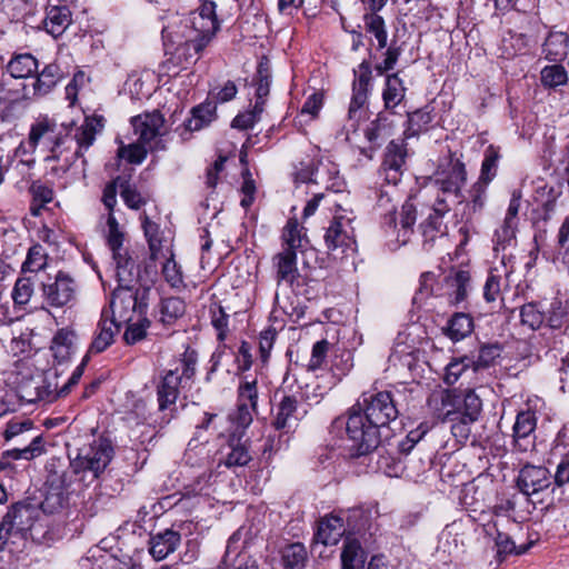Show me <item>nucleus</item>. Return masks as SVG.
<instances>
[{
  "label": "nucleus",
  "mask_w": 569,
  "mask_h": 569,
  "mask_svg": "<svg viewBox=\"0 0 569 569\" xmlns=\"http://www.w3.org/2000/svg\"><path fill=\"white\" fill-rule=\"evenodd\" d=\"M186 310L184 301L178 297L163 299L160 308L161 322L169 325L180 318Z\"/></svg>",
  "instance_id": "45"
},
{
  "label": "nucleus",
  "mask_w": 569,
  "mask_h": 569,
  "mask_svg": "<svg viewBox=\"0 0 569 569\" xmlns=\"http://www.w3.org/2000/svg\"><path fill=\"white\" fill-rule=\"evenodd\" d=\"M71 23V12L67 7H51L47 9L43 19L44 30L57 38L61 36Z\"/></svg>",
  "instance_id": "26"
},
{
  "label": "nucleus",
  "mask_w": 569,
  "mask_h": 569,
  "mask_svg": "<svg viewBox=\"0 0 569 569\" xmlns=\"http://www.w3.org/2000/svg\"><path fill=\"white\" fill-rule=\"evenodd\" d=\"M7 69L13 78H28L38 69V61L30 53H21L9 61Z\"/></svg>",
  "instance_id": "34"
},
{
  "label": "nucleus",
  "mask_w": 569,
  "mask_h": 569,
  "mask_svg": "<svg viewBox=\"0 0 569 569\" xmlns=\"http://www.w3.org/2000/svg\"><path fill=\"white\" fill-rule=\"evenodd\" d=\"M198 362V356L194 350L187 349L182 358L179 360V363L176 368H179L180 376L183 380V382L189 381L194 372H196V366Z\"/></svg>",
  "instance_id": "57"
},
{
  "label": "nucleus",
  "mask_w": 569,
  "mask_h": 569,
  "mask_svg": "<svg viewBox=\"0 0 569 569\" xmlns=\"http://www.w3.org/2000/svg\"><path fill=\"white\" fill-rule=\"evenodd\" d=\"M471 360L462 358L460 360H453L446 367V373L443 380L447 385H455L466 369L470 366Z\"/></svg>",
  "instance_id": "62"
},
{
  "label": "nucleus",
  "mask_w": 569,
  "mask_h": 569,
  "mask_svg": "<svg viewBox=\"0 0 569 569\" xmlns=\"http://www.w3.org/2000/svg\"><path fill=\"white\" fill-rule=\"evenodd\" d=\"M392 193L389 190H381L377 206L385 212L386 223L397 229V220L395 217V204L392 203Z\"/></svg>",
  "instance_id": "61"
},
{
  "label": "nucleus",
  "mask_w": 569,
  "mask_h": 569,
  "mask_svg": "<svg viewBox=\"0 0 569 569\" xmlns=\"http://www.w3.org/2000/svg\"><path fill=\"white\" fill-rule=\"evenodd\" d=\"M119 325L114 320H109L107 311L102 312L98 323V330L89 348V353H100L113 342L114 335L119 331Z\"/></svg>",
  "instance_id": "24"
},
{
  "label": "nucleus",
  "mask_w": 569,
  "mask_h": 569,
  "mask_svg": "<svg viewBox=\"0 0 569 569\" xmlns=\"http://www.w3.org/2000/svg\"><path fill=\"white\" fill-rule=\"evenodd\" d=\"M210 319L211 325L217 331V338L219 341H224L229 333V318L230 316L227 313L224 307H222L219 302H213L210 305Z\"/></svg>",
  "instance_id": "42"
},
{
  "label": "nucleus",
  "mask_w": 569,
  "mask_h": 569,
  "mask_svg": "<svg viewBox=\"0 0 569 569\" xmlns=\"http://www.w3.org/2000/svg\"><path fill=\"white\" fill-rule=\"evenodd\" d=\"M307 558L306 547L300 542L288 545L282 550V563L287 569H302Z\"/></svg>",
  "instance_id": "39"
},
{
  "label": "nucleus",
  "mask_w": 569,
  "mask_h": 569,
  "mask_svg": "<svg viewBox=\"0 0 569 569\" xmlns=\"http://www.w3.org/2000/svg\"><path fill=\"white\" fill-rule=\"evenodd\" d=\"M258 395L257 378L246 376L238 387V403H247L250 408L257 410Z\"/></svg>",
  "instance_id": "44"
},
{
  "label": "nucleus",
  "mask_w": 569,
  "mask_h": 569,
  "mask_svg": "<svg viewBox=\"0 0 569 569\" xmlns=\"http://www.w3.org/2000/svg\"><path fill=\"white\" fill-rule=\"evenodd\" d=\"M76 333L68 328L59 329L52 338L51 351L58 363L66 362L74 351Z\"/></svg>",
  "instance_id": "23"
},
{
  "label": "nucleus",
  "mask_w": 569,
  "mask_h": 569,
  "mask_svg": "<svg viewBox=\"0 0 569 569\" xmlns=\"http://www.w3.org/2000/svg\"><path fill=\"white\" fill-rule=\"evenodd\" d=\"M391 122L388 121V118L383 114H379L378 118L370 123V126L366 129V138L370 142H377L380 139H385L391 134Z\"/></svg>",
  "instance_id": "52"
},
{
  "label": "nucleus",
  "mask_w": 569,
  "mask_h": 569,
  "mask_svg": "<svg viewBox=\"0 0 569 569\" xmlns=\"http://www.w3.org/2000/svg\"><path fill=\"white\" fill-rule=\"evenodd\" d=\"M482 402L478 395L473 390H467L462 399L461 411H458V416L466 417V421H476L481 412Z\"/></svg>",
  "instance_id": "49"
},
{
  "label": "nucleus",
  "mask_w": 569,
  "mask_h": 569,
  "mask_svg": "<svg viewBox=\"0 0 569 569\" xmlns=\"http://www.w3.org/2000/svg\"><path fill=\"white\" fill-rule=\"evenodd\" d=\"M34 521V509L29 505L17 503L9 508L0 522V545L14 543L12 539H26Z\"/></svg>",
  "instance_id": "5"
},
{
  "label": "nucleus",
  "mask_w": 569,
  "mask_h": 569,
  "mask_svg": "<svg viewBox=\"0 0 569 569\" xmlns=\"http://www.w3.org/2000/svg\"><path fill=\"white\" fill-rule=\"evenodd\" d=\"M120 196L128 208L138 210L147 203V199L128 181L120 183Z\"/></svg>",
  "instance_id": "54"
},
{
  "label": "nucleus",
  "mask_w": 569,
  "mask_h": 569,
  "mask_svg": "<svg viewBox=\"0 0 569 569\" xmlns=\"http://www.w3.org/2000/svg\"><path fill=\"white\" fill-rule=\"evenodd\" d=\"M113 457V448L107 439L94 440L90 446L79 449L71 459V472L80 483L89 486L104 471Z\"/></svg>",
  "instance_id": "4"
},
{
  "label": "nucleus",
  "mask_w": 569,
  "mask_h": 569,
  "mask_svg": "<svg viewBox=\"0 0 569 569\" xmlns=\"http://www.w3.org/2000/svg\"><path fill=\"white\" fill-rule=\"evenodd\" d=\"M177 14L186 16L183 28L181 30H170V27L163 29L168 32L173 42L177 43V52L184 54L187 59H192L199 54L212 40L220 29V22L216 14V3L213 1H202L194 10H187L183 4H178Z\"/></svg>",
  "instance_id": "2"
},
{
  "label": "nucleus",
  "mask_w": 569,
  "mask_h": 569,
  "mask_svg": "<svg viewBox=\"0 0 569 569\" xmlns=\"http://www.w3.org/2000/svg\"><path fill=\"white\" fill-rule=\"evenodd\" d=\"M533 413L530 411L520 412L513 426L515 446L519 451L533 450Z\"/></svg>",
  "instance_id": "20"
},
{
  "label": "nucleus",
  "mask_w": 569,
  "mask_h": 569,
  "mask_svg": "<svg viewBox=\"0 0 569 569\" xmlns=\"http://www.w3.org/2000/svg\"><path fill=\"white\" fill-rule=\"evenodd\" d=\"M401 50L398 47L390 46L383 53V60L375 64V70L379 76H382L392 70L400 57Z\"/></svg>",
  "instance_id": "63"
},
{
  "label": "nucleus",
  "mask_w": 569,
  "mask_h": 569,
  "mask_svg": "<svg viewBox=\"0 0 569 569\" xmlns=\"http://www.w3.org/2000/svg\"><path fill=\"white\" fill-rule=\"evenodd\" d=\"M96 140V128L92 121H86L81 127H79L74 134V141L77 148L73 152L74 158H80L83 156V151L88 150L89 147L93 144Z\"/></svg>",
  "instance_id": "43"
},
{
  "label": "nucleus",
  "mask_w": 569,
  "mask_h": 569,
  "mask_svg": "<svg viewBox=\"0 0 569 569\" xmlns=\"http://www.w3.org/2000/svg\"><path fill=\"white\" fill-rule=\"evenodd\" d=\"M327 249L332 253H345L353 250L355 239L350 220L343 217H336L325 233Z\"/></svg>",
  "instance_id": "11"
},
{
  "label": "nucleus",
  "mask_w": 569,
  "mask_h": 569,
  "mask_svg": "<svg viewBox=\"0 0 569 569\" xmlns=\"http://www.w3.org/2000/svg\"><path fill=\"white\" fill-rule=\"evenodd\" d=\"M559 196V192H556L553 187L548 188L547 191V184L540 186L538 184V181H536V202L540 200V198L547 197L546 200L542 201V208H543V220H548L550 218V214L555 211L556 207V200Z\"/></svg>",
  "instance_id": "55"
},
{
  "label": "nucleus",
  "mask_w": 569,
  "mask_h": 569,
  "mask_svg": "<svg viewBox=\"0 0 569 569\" xmlns=\"http://www.w3.org/2000/svg\"><path fill=\"white\" fill-rule=\"evenodd\" d=\"M278 286L284 283L291 288L300 283V273L297 267V253L280 251L272 258Z\"/></svg>",
  "instance_id": "15"
},
{
  "label": "nucleus",
  "mask_w": 569,
  "mask_h": 569,
  "mask_svg": "<svg viewBox=\"0 0 569 569\" xmlns=\"http://www.w3.org/2000/svg\"><path fill=\"white\" fill-rule=\"evenodd\" d=\"M134 134L141 143H150L164 133V119L159 111L146 112L131 119Z\"/></svg>",
  "instance_id": "13"
},
{
  "label": "nucleus",
  "mask_w": 569,
  "mask_h": 569,
  "mask_svg": "<svg viewBox=\"0 0 569 569\" xmlns=\"http://www.w3.org/2000/svg\"><path fill=\"white\" fill-rule=\"evenodd\" d=\"M182 383L183 380L180 376L179 368L170 369L164 372L157 386L159 409L161 411L176 405Z\"/></svg>",
  "instance_id": "16"
},
{
  "label": "nucleus",
  "mask_w": 569,
  "mask_h": 569,
  "mask_svg": "<svg viewBox=\"0 0 569 569\" xmlns=\"http://www.w3.org/2000/svg\"><path fill=\"white\" fill-rule=\"evenodd\" d=\"M43 301L52 308L71 307L77 300L78 287L74 279L64 271H58L53 279L42 283Z\"/></svg>",
  "instance_id": "8"
},
{
  "label": "nucleus",
  "mask_w": 569,
  "mask_h": 569,
  "mask_svg": "<svg viewBox=\"0 0 569 569\" xmlns=\"http://www.w3.org/2000/svg\"><path fill=\"white\" fill-rule=\"evenodd\" d=\"M30 192L33 197V202L38 204L37 209L34 207L31 208V213L38 216L40 208L52 201L53 191L48 186L36 181L30 186Z\"/></svg>",
  "instance_id": "56"
},
{
  "label": "nucleus",
  "mask_w": 569,
  "mask_h": 569,
  "mask_svg": "<svg viewBox=\"0 0 569 569\" xmlns=\"http://www.w3.org/2000/svg\"><path fill=\"white\" fill-rule=\"evenodd\" d=\"M263 112V109H261L260 104H254L253 109L243 113H239L233 120H232V128L246 130L249 128H252L256 122L259 121L261 113Z\"/></svg>",
  "instance_id": "60"
},
{
  "label": "nucleus",
  "mask_w": 569,
  "mask_h": 569,
  "mask_svg": "<svg viewBox=\"0 0 569 569\" xmlns=\"http://www.w3.org/2000/svg\"><path fill=\"white\" fill-rule=\"evenodd\" d=\"M406 88L398 73L388 74L386 87L382 92V99L387 109L397 107L405 98Z\"/></svg>",
  "instance_id": "33"
},
{
  "label": "nucleus",
  "mask_w": 569,
  "mask_h": 569,
  "mask_svg": "<svg viewBox=\"0 0 569 569\" xmlns=\"http://www.w3.org/2000/svg\"><path fill=\"white\" fill-rule=\"evenodd\" d=\"M540 73L541 82L547 88L563 86L568 81L567 71L561 64L547 66Z\"/></svg>",
  "instance_id": "50"
},
{
  "label": "nucleus",
  "mask_w": 569,
  "mask_h": 569,
  "mask_svg": "<svg viewBox=\"0 0 569 569\" xmlns=\"http://www.w3.org/2000/svg\"><path fill=\"white\" fill-rule=\"evenodd\" d=\"M298 400L295 396H283L277 406L272 426L277 430H290L298 421Z\"/></svg>",
  "instance_id": "22"
},
{
  "label": "nucleus",
  "mask_w": 569,
  "mask_h": 569,
  "mask_svg": "<svg viewBox=\"0 0 569 569\" xmlns=\"http://www.w3.org/2000/svg\"><path fill=\"white\" fill-rule=\"evenodd\" d=\"M86 361L83 360L72 372L69 380L61 387L58 388L57 385L52 388L51 382L43 380V385L40 387H37L38 395L37 399L39 400H47V401H53L54 399L59 397L67 396L71 388L76 386L79 380L81 379L84 370Z\"/></svg>",
  "instance_id": "21"
},
{
  "label": "nucleus",
  "mask_w": 569,
  "mask_h": 569,
  "mask_svg": "<svg viewBox=\"0 0 569 569\" xmlns=\"http://www.w3.org/2000/svg\"><path fill=\"white\" fill-rule=\"evenodd\" d=\"M116 278L118 286L111 296V318L109 320H114V323L120 327L122 322H130L136 317L146 315L144 296L148 288L142 283L143 277L140 268L116 271Z\"/></svg>",
  "instance_id": "3"
},
{
  "label": "nucleus",
  "mask_w": 569,
  "mask_h": 569,
  "mask_svg": "<svg viewBox=\"0 0 569 569\" xmlns=\"http://www.w3.org/2000/svg\"><path fill=\"white\" fill-rule=\"evenodd\" d=\"M217 118V107L214 102L206 101L191 109V117L186 122V129L189 131H199L209 126Z\"/></svg>",
  "instance_id": "27"
},
{
  "label": "nucleus",
  "mask_w": 569,
  "mask_h": 569,
  "mask_svg": "<svg viewBox=\"0 0 569 569\" xmlns=\"http://www.w3.org/2000/svg\"><path fill=\"white\" fill-rule=\"evenodd\" d=\"M50 486L57 490V495H70L80 491L84 486L79 482L77 477L71 472V465L69 469L61 475L52 473L48 478Z\"/></svg>",
  "instance_id": "32"
},
{
  "label": "nucleus",
  "mask_w": 569,
  "mask_h": 569,
  "mask_svg": "<svg viewBox=\"0 0 569 569\" xmlns=\"http://www.w3.org/2000/svg\"><path fill=\"white\" fill-rule=\"evenodd\" d=\"M520 207V198L513 193L510 200L503 224L496 230L497 243L502 244L509 241L515 234L516 217Z\"/></svg>",
  "instance_id": "31"
},
{
  "label": "nucleus",
  "mask_w": 569,
  "mask_h": 569,
  "mask_svg": "<svg viewBox=\"0 0 569 569\" xmlns=\"http://www.w3.org/2000/svg\"><path fill=\"white\" fill-rule=\"evenodd\" d=\"M256 412L257 410L250 408L247 403H238L237 411L231 416V423L234 426L232 432L239 436V440L244 436V430L251 425Z\"/></svg>",
  "instance_id": "46"
},
{
  "label": "nucleus",
  "mask_w": 569,
  "mask_h": 569,
  "mask_svg": "<svg viewBox=\"0 0 569 569\" xmlns=\"http://www.w3.org/2000/svg\"><path fill=\"white\" fill-rule=\"evenodd\" d=\"M399 216L400 228L398 230L397 239L401 244H405L408 242L410 236L412 234L413 226L417 220V209L415 204L409 201L405 202L401 207Z\"/></svg>",
  "instance_id": "36"
},
{
  "label": "nucleus",
  "mask_w": 569,
  "mask_h": 569,
  "mask_svg": "<svg viewBox=\"0 0 569 569\" xmlns=\"http://www.w3.org/2000/svg\"><path fill=\"white\" fill-rule=\"evenodd\" d=\"M499 158L500 154L497 148L489 146L486 149L480 173V180L483 181L485 184L489 183L496 177Z\"/></svg>",
  "instance_id": "51"
},
{
  "label": "nucleus",
  "mask_w": 569,
  "mask_h": 569,
  "mask_svg": "<svg viewBox=\"0 0 569 569\" xmlns=\"http://www.w3.org/2000/svg\"><path fill=\"white\" fill-rule=\"evenodd\" d=\"M124 323L127 325V329L123 338L129 345H134L142 340L146 337L148 327L150 326V321L144 317V315H140L136 317L134 320Z\"/></svg>",
  "instance_id": "48"
},
{
  "label": "nucleus",
  "mask_w": 569,
  "mask_h": 569,
  "mask_svg": "<svg viewBox=\"0 0 569 569\" xmlns=\"http://www.w3.org/2000/svg\"><path fill=\"white\" fill-rule=\"evenodd\" d=\"M380 10H366L363 23L366 31L371 33L378 42V49H385L388 44V31L385 19L378 14Z\"/></svg>",
  "instance_id": "28"
},
{
  "label": "nucleus",
  "mask_w": 569,
  "mask_h": 569,
  "mask_svg": "<svg viewBox=\"0 0 569 569\" xmlns=\"http://www.w3.org/2000/svg\"><path fill=\"white\" fill-rule=\"evenodd\" d=\"M107 244L112 252L116 271L129 268H139L134 251L123 246L124 232L112 212H108L106 227L103 229Z\"/></svg>",
  "instance_id": "7"
},
{
  "label": "nucleus",
  "mask_w": 569,
  "mask_h": 569,
  "mask_svg": "<svg viewBox=\"0 0 569 569\" xmlns=\"http://www.w3.org/2000/svg\"><path fill=\"white\" fill-rule=\"evenodd\" d=\"M277 338V330L274 328H268L261 331L259 336V353L260 359L263 363L269 360L270 352Z\"/></svg>",
  "instance_id": "64"
},
{
  "label": "nucleus",
  "mask_w": 569,
  "mask_h": 569,
  "mask_svg": "<svg viewBox=\"0 0 569 569\" xmlns=\"http://www.w3.org/2000/svg\"><path fill=\"white\" fill-rule=\"evenodd\" d=\"M146 143H130L128 146H121L118 154L120 158L127 159L130 163L139 164L147 157Z\"/></svg>",
  "instance_id": "58"
},
{
  "label": "nucleus",
  "mask_w": 569,
  "mask_h": 569,
  "mask_svg": "<svg viewBox=\"0 0 569 569\" xmlns=\"http://www.w3.org/2000/svg\"><path fill=\"white\" fill-rule=\"evenodd\" d=\"M57 131V124L53 120L44 117L37 120L30 129L28 137L29 147L34 150L41 140H44L50 146L53 159H60L61 151L60 144L64 143Z\"/></svg>",
  "instance_id": "12"
},
{
  "label": "nucleus",
  "mask_w": 569,
  "mask_h": 569,
  "mask_svg": "<svg viewBox=\"0 0 569 569\" xmlns=\"http://www.w3.org/2000/svg\"><path fill=\"white\" fill-rule=\"evenodd\" d=\"M342 569H362L363 550L357 540H348L341 553Z\"/></svg>",
  "instance_id": "41"
},
{
  "label": "nucleus",
  "mask_w": 569,
  "mask_h": 569,
  "mask_svg": "<svg viewBox=\"0 0 569 569\" xmlns=\"http://www.w3.org/2000/svg\"><path fill=\"white\" fill-rule=\"evenodd\" d=\"M407 158V149L403 140H392L386 148L385 159L380 174L383 180L392 187H396L402 177L403 167Z\"/></svg>",
  "instance_id": "10"
},
{
  "label": "nucleus",
  "mask_w": 569,
  "mask_h": 569,
  "mask_svg": "<svg viewBox=\"0 0 569 569\" xmlns=\"http://www.w3.org/2000/svg\"><path fill=\"white\" fill-rule=\"evenodd\" d=\"M467 172L465 163L450 156L443 159L433 176V182L438 191L443 196L461 197V189L466 184Z\"/></svg>",
  "instance_id": "6"
},
{
  "label": "nucleus",
  "mask_w": 569,
  "mask_h": 569,
  "mask_svg": "<svg viewBox=\"0 0 569 569\" xmlns=\"http://www.w3.org/2000/svg\"><path fill=\"white\" fill-rule=\"evenodd\" d=\"M34 292V277H20L17 279L13 290H12V299L16 305L24 306L27 305L32 295Z\"/></svg>",
  "instance_id": "47"
},
{
  "label": "nucleus",
  "mask_w": 569,
  "mask_h": 569,
  "mask_svg": "<svg viewBox=\"0 0 569 569\" xmlns=\"http://www.w3.org/2000/svg\"><path fill=\"white\" fill-rule=\"evenodd\" d=\"M568 43L569 39L565 33H549L542 44L541 53L549 61L560 60L567 53Z\"/></svg>",
  "instance_id": "30"
},
{
  "label": "nucleus",
  "mask_w": 569,
  "mask_h": 569,
  "mask_svg": "<svg viewBox=\"0 0 569 569\" xmlns=\"http://www.w3.org/2000/svg\"><path fill=\"white\" fill-rule=\"evenodd\" d=\"M141 221L144 237L149 246L150 259L156 260L161 250L160 227L158 223L151 221L146 213L141 216Z\"/></svg>",
  "instance_id": "40"
},
{
  "label": "nucleus",
  "mask_w": 569,
  "mask_h": 569,
  "mask_svg": "<svg viewBox=\"0 0 569 569\" xmlns=\"http://www.w3.org/2000/svg\"><path fill=\"white\" fill-rule=\"evenodd\" d=\"M345 532L343 520L340 517H325L319 521L315 540L325 546L337 545Z\"/></svg>",
  "instance_id": "19"
},
{
  "label": "nucleus",
  "mask_w": 569,
  "mask_h": 569,
  "mask_svg": "<svg viewBox=\"0 0 569 569\" xmlns=\"http://www.w3.org/2000/svg\"><path fill=\"white\" fill-rule=\"evenodd\" d=\"M459 400L460 397L451 390H437L429 396L428 407L438 419L453 421L458 417Z\"/></svg>",
  "instance_id": "14"
},
{
  "label": "nucleus",
  "mask_w": 569,
  "mask_h": 569,
  "mask_svg": "<svg viewBox=\"0 0 569 569\" xmlns=\"http://www.w3.org/2000/svg\"><path fill=\"white\" fill-rule=\"evenodd\" d=\"M162 276L171 288L180 289L184 287L181 267L173 259L172 254L170 258L166 260V262L162 266Z\"/></svg>",
  "instance_id": "53"
},
{
  "label": "nucleus",
  "mask_w": 569,
  "mask_h": 569,
  "mask_svg": "<svg viewBox=\"0 0 569 569\" xmlns=\"http://www.w3.org/2000/svg\"><path fill=\"white\" fill-rule=\"evenodd\" d=\"M230 451L226 457V466L228 467H242L250 460L251 456L246 447V443L239 440L236 432H231L229 439Z\"/></svg>",
  "instance_id": "37"
},
{
  "label": "nucleus",
  "mask_w": 569,
  "mask_h": 569,
  "mask_svg": "<svg viewBox=\"0 0 569 569\" xmlns=\"http://www.w3.org/2000/svg\"><path fill=\"white\" fill-rule=\"evenodd\" d=\"M473 330V321L469 315L455 313L448 322L446 335L453 341H460Z\"/></svg>",
  "instance_id": "35"
},
{
  "label": "nucleus",
  "mask_w": 569,
  "mask_h": 569,
  "mask_svg": "<svg viewBox=\"0 0 569 569\" xmlns=\"http://www.w3.org/2000/svg\"><path fill=\"white\" fill-rule=\"evenodd\" d=\"M46 267V256L40 246L29 249L26 261L22 264V271L38 272Z\"/></svg>",
  "instance_id": "59"
},
{
  "label": "nucleus",
  "mask_w": 569,
  "mask_h": 569,
  "mask_svg": "<svg viewBox=\"0 0 569 569\" xmlns=\"http://www.w3.org/2000/svg\"><path fill=\"white\" fill-rule=\"evenodd\" d=\"M282 250L297 253L308 242L297 219H289L282 230Z\"/></svg>",
  "instance_id": "29"
},
{
  "label": "nucleus",
  "mask_w": 569,
  "mask_h": 569,
  "mask_svg": "<svg viewBox=\"0 0 569 569\" xmlns=\"http://www.w3.org/2000/svg\"><path fill=\"white\" fill-rule=\"evenodd\" d=\"M64 78V72L56 62L47 64L33 82L34 94L46 96Z\"/></svg>",
  "instance_id": "25"
},
{
  "label": "nucleus",
  "mask_w": 569,
  "mask_h": 569,
  "mask_svg": "<svg viewBox=\"0 0 569 569\" xmlns=\"http://www.w3.org/2000/svg\"><path fill=\"white\" fill-rule=\"evenodd\" d=\"M352 96L349 104L348 116L350 120H359L367 106L371 81L372 66L369 60H363L357 69H353Z\"/></svg>",
  "instance_id": "9"
},
{
  "label": "nucleus",
  "mask_w": 569,
  "mask_h": 569,
  "mask_svg": "<svg viewBox=\"0 0 569 569\" xmlns=\"http://www.w3.org/2000/svg\"><path fill=\"white\" fill-rule=\"evenodd\" d=\"M448 283L453 288L450 295L451 302L458 305L466 300L470 289V273L467 270H459L452 277H448Z\"/></svg>",
  "instance_id": "38"
},
{
  "label": "nucleus",
  "mask_w": 569,
  "mask_h": 569,
  "mask_svg": "<svg viewBox=\"0 0 569 569\" xmlns=\"http://www.w3.org/2000/svg\"><path fill=\"white\" fill-rule=\"evenodd\" d=\"M181 542V535L172 529L151 536L149 552L153 559L160 561L174 552Z\"/></svg>",
  "instance_id": "18"
},
{
  "label": "nucleus",
  "mask_w": 569,
  "mask_h": 569,
  "mask_svg": "<svg viewBox=\"0 0 569 569\" xmlns=\"http://www.w3.org/2000/svg\"><path fill=\"white\" fill-rule=\"evenodd\" d=\"M449 210L450 206L447 200L438 194L432 206L431 213L421 223V230L426 241H433L437 237H443L446 234L447 227L443 222V217Z\"/></svg>",
  "instance_id": "17"
},
{
  "label": "nucleus",
  "mask_w": 569,
  "mask_h": 569,
  "mask_svg": "<svg viewBox=\"0 0 569 569\" xmlns=\"http://www.w3.org/2000/svg\"><path fill=\"white\" fill-rule=\"evenodd\" d=\"M399 415L397 399L390 391L365 392L350 408L347 420L337 418L335 426H346L356 456L372 452L380 443V429Z\"/></svg>",
  "instance_id": "1"
}]
</instances>
